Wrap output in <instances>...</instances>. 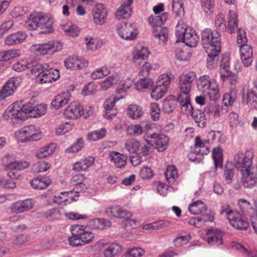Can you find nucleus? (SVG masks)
Masks as SVG:
<instances>
[{"mask_svg":"<svg viewBox=\"0 0 257 257\" xmlns=\"http://www.w3.org/2000/svg\"><path fill=\"white\" fill-rule=\"evenodd\" d=\"M201 43L208 54L207 67L212 68L221 51V34L217 30L205 29L201 33Z\"/></svg>","mask_w":257,"mask_h":257,"instance_id":"obj_1","label":"nucleus"},{"mask_svg":"<svg viewBox=\"0 0 257 257\" xmlns=\"http://www.w3.org/2000/svg\"><path fill=\"white\" fill-rule=\"evenodd\" d=\"M2 165L7 172V177L13 179H22L21 171L29 167L30 163L25 160L16 161L10 154H6L1 159Z\"/></svg>","mask_w":257,"mask_h":257,"instance_id":"obj_2","label":"nucleus"},{"mask_svg":"<svg viewBox=\"0 0 257 257\" xmlns=\"http://www.w3.org/2000/svg\"><path fill=\"white\" fill-rule=\"evenodd\" d=\"M72 236L69 238V242L71 245H83L92 242L94 235L85 225L75 224L71 226Z\"/></svg>","mask_w":257,"mask_h":257,"instance_id":"obj_3","label":"nucleus"},{"mask_svg":"<svg viewBox=\"0 0 257 257\" xmlns=\"http://www.w3.org/2000/svg\"><path fill=\"white\" fill-rule=\"evenodd\" d=\"M252 161L250 158L246 156L243 158L240 163H237V167L241 172V182L244 187L251 188L256 183L255 175L250 171Z\"/></svg>","mask_w":257,"mask_h":257,"instance_id":"obj_4","label":"nucleus"},{"mask_svg":"<svg viewBox=\"0 0 257 257\" xmlns=\"http://www.w3.org/2000/svg\"><path fill=\"white\" fill-rule=\"evenodd\" d=\"M26 104L16 101L10 105L3 113V117L7 120L13 119L25 120L27 118Z\"/></svg>","mask_w":257,"mask_h":257,"instance_id":"obj_5","label":"nucleus"},{"mask_svg":"<svg viewBox=\"0 0 257 257\" xmlns=\"http://www.w3.org/2000/svg\"><path fill=\"white\" fill-rule=\"evenodd\" d=\"M43 136L41 130L34 125L25 126L15 133L17 140L21 142L37 141Z\"/></svg>","mask_w":257,"mask_h":257,"instance_id":"obj_6","label":"nucleus"},{"mask_svg":"<svg viewBox=\"0 0 257 257\" xmlns=\"http://www.w3.org/2000/svg\"><path fill=\"white\" fill-rule=\"evenodd\" d=\"M200 85L210 100L216 101L219 98V85L215 80H211L208 76H203L200 79Z\"/></svg>","mask_w":257,"mask_h":257,"instance_id":"obj_7","label":"nucleus"},{"mask_svg":"<svg viewBox=\"0 0 257 257\" xmlns=\"http://www.w3.org/2000/svg\"><path fill=\"white\" fill-rule=\"evenodd\" d=\"M171 83V78L167 74L161 75L155 87L153 88L151 93L152 98L158 100L162 98L168 91Z\"/></svg>","mask_w":257,"mask_h":257,"instance_id":"obj_8","label":"nucleus"},{"mask_svg":"<svg viewBox=\"0 0 257 257\" xmlns=\"http://www.w3.org/2000/svg\"><path fill=\"white\" fill-rule=\"evenodd\" d=\"M61 49L60 43L50 41L42 44H34L31 47V51L36 56H43L53 53Z\"/></svg>","mask_w":257,"mask_h":257,"instance_id":"obj_9","label":"nucleus"},{"mask_svg":"<svg viewBox=\"0 0 257 257\" xmlns=\"http://www.w3.org/2000/svg\"><path fill=\"white\" fill-rule=\"evenodd\" d=\"M146 142L149 145L155 146L159 152L166 150L169 145V139L165 135L154 134L150 136Z\"/></svg>","mask_w":257,"mask_h":257,"instance_id":"obj_10","label":"nucleus"},{"mask_svg":"<svg viewBox=\"0 0 257 257\" xmlns=\"http://www.w3.org/2000/svg\"><path fill=\"white\" fill-rule=\"evenodd\" d=\"M83 106L78 102L73 101L65 108L64 115L67 118L72 120L77 119L84 115Z\"/></svg>","mask_w":257,"mask_h":257,"instance_id":"obj_11","label":"nucleus"},{"mask_svg":"<svg viewBox=\"0 0 257 257\" xmlns=\"http://www.w3.org/2000/svg\"><path fill=\"white\" fill-rule=\"evenodd\" d=\"M65 66L71 70L82 69L88 66V61L84 58L76 55L68 57L64 62Z\"/></svg>","mask_w":257,"mask_h":257,"instance_id":"obj_12","label":"nucleus"},{"mask_svg":"<svg viewBox=\"0 0 257 257\" xmlns=\"http://www.w3.org/2000/svg\"><path fill=\"white\" fill-rule=\"evenodd\" d=\"M178 88L191 90L194 82L196 79V74L194 71L183 72L178 77Z\"/></svg>","mask_w":257,"mask_h":257,"instance_id":"obj_13","label":"nucleus"},{"mask_svg":"<svg viewBox=\"0 0 257 257\" xmlns=\"http://www.w3.org/2000/svg\"><path fill=\"white\" fill-rule=\"evenodd\" d=\"M228 221L233 227L238 229L245 230L248 227L247 218L236 211L230 214Z\"/></svg>","mask_w":257,"mask_h":257,"instance_id":"obj_14","label":"nucleus"},{"mask_svg":"<svg viewBox=\"0 0 257 257\" xmlns=\"http://www.w3.org/2000/svg\"><path fill=\"white\" fill-rule=\"evenodd\" d=\"M35 204V202L31 199L19 200L12 205L10 209L12 213H20L32 209Z\"/></svg>","mask_w":257,"mask_h":257,"instance_id":"obj_15","label":"nucleus"},{"mask_svg":"<svg viewBox=\"0 0 257 257\" xmlns=\"http://www.w3.org/2000/svg\"><path fill=\"white\" fill-rule=\"evenodd\" d=\"M52 184V180L49 177L45 175H39L34 178L30 181L31 187L36 190H44Z\"/></svg>","mask_w":257,"mask_h":257,"instance_id":"obj_16","label":"nucleus"},{"mask_svg":"<svg viewBox=\"0 0 257 257\" xmlns=\"http://www.w3.org/2000/svg\"><path fill=\"white\" fill-rule=\"evenodd\" d=\"M76 200L73 191H64L57 193L52 198L54 203L59 205H66L73 201Z\"/></svg>","mask_w":257,"mask_h":257,"instance_id":"obj_17","label":"nucleus"},{"mask_svg":"<svg viewBox=\"0 0 257 257\" xmlns=\"http://www.w3.org/2000/svg\"><path fill=\"white\" fill-rule=\"evenodd\" d=\"M71 97L70 93L68 92H63L55 96L52 100L51 107L56 110L63 108L70 101Z\"/></svg>","mask_w":257,"mask_h":257,"instance_id":"obj_18","label":"nucleus"},{"mask_svg":"<svg viewBox=\"0 0 257 257\" xmlns=\"http://www.w3.org/2000/svg\"><path fill=\"white\" fill-rule=\"evenodd\" d=\"M133 0H121V5L116 11L115 17L118 20L127 19L132 13L131 5Z\"/></svg>","mask_w":257,"mask_h":257,"instance_id":"obj_19","label":"nucleus"},{"mask_svg":"<svg viewBox=\"0 0 257 257\" xmlns=\"http://www.w3.org/2000/svg\"><path fill=\"white\" fill-rule=\"evenodd\" d=\"M151 52L148 47L144 46L135 49L132 54V61L137 65H141L143 62L147 60Z\"/></svg>","mask_w":257,"mask_h":257,"instance_id":"obj_20","label":"nucleus"},{"mask_svg":"<svg viewBox=\"0 0 257 257\" xmlns=\"http://www.w3.org/2000/svg\"><path fill=\"white\" fill-rule=\"evenodd\" d=\"M17 79L15 77L10 78L0 90V100L14 94L17 88Z\"/></svg>","mask_w":257,"mask_h":257,"instance_id":"obj_21","label":"nucleus"},{"mask_svg":"<svg viewBox=\"0 0 257 257\" xmlns=\"http://www.w3.org/2000/svg\"><path fill=\"white\" fill-rule=\"evenodd\" d=\"M118 34L124 39L133 40L136 38L138 32L134 25L125 24L119 28Z\"/></svg>","mask_w":257,"mask_h":257,"instance_id":"obj_22","label":"nucleus"},{"mask_svg":"<svg viewBox=\"0 0 257 257\" xmlns=\"http://www.w3.org/2000/svg\"><path fill=\"white\" fill-rule=\"evenodd\" d=\"M206 234L209 244L219 245L223 243V232L220 230L211 228L206 230Z\"/></svg>","mask_w":257,"mask_h":257,"instance_id":"obj_23","label":"nucleus"},{"mask_svg":"<svg viewBox=\"0 0 257 257\" xmlns=\"http://www.w3.org/2000/svg\"><path fill=\"white\" fill-rule=\"evenodd\" d=\"M39 28L42 33H48L53 30V20L48 15L39 13Z\"/></svg>","mask_w":257,"mask_h":257,"instance_id":"obj_24","label":"nucleus"},{"mask_svg":"<svg viewBox=\"0 0 257 257\" xmlns=\"http://www.w3.org/2000/svg\"><path fill=\"white\" fill-rule=\"evenodd\" d=\"M28 106L27 108V118L28 116L31 117H36L40 116L46 113L47 111V106L45 104H39L34 105L30 102L26 103Z\"/></svg>","mask_w":257,"mask_h":257,"instance_id":"obj_25","label":"nucleus"},{"mask_svg":"<svg viewBox=\"0 0 257 257\" xmlns=\"http://www.w3.org/2000/svg\"><path fill=\"white\" fill-rule=\"evenodd\" d=\"M241 61L245 67H249L253 61V50L250 45H243L240 48Z\"/></svg>","mask_w":257,"mask_h":257,"instance_id":"obj_26","label":"nucleus"},{"mask_svg":"<svg viewBox=\"0 0 257 257\" xmlns=\"http://www.w3.org/2000/svg\"><path fill=\"white\" fill-rule=\"evenodd\" d=\"M107 11L102 4L96 5L93 11V18L94 23L101 25L106 19Z\"/></svg>","mask_w":257,"mask_h":257,"instance_id":"obj_27","label":"nucleus"},{"mask_svg":"<svg viewBox=\"0 0 257 257\" xmlns=\"http://www.w3.org/2000/svg\"><path fill=\"white\" fill-rule=\"evenodd\" d=\"M56 144L49 143L39 148L35 153V157L42 159L51 156L55 151Z\"/></svg>","mask_w":257,"mask_h":257,"instance_id":"obj_28","label":"nucleus"},{"mask_svg":"<svg viewBox=\"0 0 257 257\" xmlns=\"http://www.w3.org/2000/svg\"><path fill=\"white\" fill-rule=\"evenodd\" d=\"M110 161L113 163L115 167L117 168H124L127 163V157L118 152H111L109 155Z\"/></svg>","mask_w":257,"mask_h":257,"instance_id":"obj_29","label":"nucleus"},{"mask_svg":"<svg viewBox=\"0 0 257 257\" xmlns=\"http://www.w3.org/2000/svg\"><path fill=\"white\" fill-rule=\"evenodd\" d=\"M180 93L178 95L177 100L182 105V110L187 109L189 111L191 108L190 103V90L184 89L183 88H179Z\"/></svg>","mask_w":257,"mask_h":257,"instance_id":"obj_30","label":"nucleus"},{"mask_svg":"<svg viewBox=\"0 0 257 257\" xmlns=\"http://www.w3.org/2000/svg\"><path fill=\"white\" fill-rule=\"evenodd\" d=\"M60 77V72L57 69H47L41 76L40 83H52Z\"/></svg>","mask_w":257,"mask_h":257,"instance_id":"obj_31","label":"nucleus"},{"mask_svg":"<svg viewBox=\"0 0 257 257\" xmlns=\"http://www.w3.org/2000/svg\"><path fill=\"white\" fill-rule=\"evenodd\" d=\"M27 38V35L23 32H17L8 36L5 41L8 46H13L23 42Z\"/></svg>","mask_w":257,"mask_h":257,"instance_id":"obj_32","label":"nucleus"},{"mask_svg":"<svg viewBox=\"0 0 257 257\" xmlns=\"http://www.w3.org/2000/svg\"><path fill=\"white\" fill-rule=\"evenodd\" d=\"M207 206L202 201L198 200L193 201L188 207L189 212L193 214H200L207 211Z\"/></svg>","mask_w":257,"mask_h":257,"instance_id":"obj_33","label":"nucleus"},{"mask_svg":"<svg viewBox=\"0 0 257 257\" xmlns=\"http://www.w3.org/2000/svg\"><path fill=\"white\" fill-rule=\"evenodd\" d=\"M207 143V141L201 140L199 136L196 137L195 139L194 153L201 155H207L210 151L206 146Z\"/></svg>","mask_w":257,"mask_h":257,"instance_id":"obj_34","label":"nucleus"},{"mask_svg":"<svg viewBox=\"0 0 257 257\" xmlns=\"http://www.w3.org/2000/svg\"><path fill=\"white\" fill-rule=\"evenodd\" d=\"M127 115L132 119L140 118L144 114L142 108L136 104H132L126 109Z\"/></svg>","mask_w":257,"mask_h":257,"instance_id":"obj_35","label":"nucleus"},{"mask_svg":"<svg viewBox=\"0 0 257 257\" xmlns=\"http://www.w3.org/2000/svg\"><path fill=\"white\" fill-rule=\"evenodd\" d=\"M198 40V36L196 34L194 30L191 28H188L183 42L186 45L193 47H196L197 45Z\"/></svg>","mask_w":257,"mask_h":257,"instance_id":"obj_36","label":"nucleus"},{"mask_svg":"<svg viewBox=\"0 0 257 257\" xmlns=\"http://www.w3.org/2000/svg\"><path fill=\"white\" fill-rule=\"evenodd\" d=\"M21 55L19 49H11L0 51V61L7 62L18 58Z\"/></svg>","mask_w":257,"mask_h":257,"instance_id":"obj_37","label":"nucleus"},{"mask_svg":"<svg viewBox=\"0 0 257 257\" xmlns=\"http://www.w3.org/2000/svg\"><path fill=\"white\" fill-rule=\"evenodd\" d=\"M168 18V13H163L160 15H151L148 18L149 24L153 27L161 26Z\"/></svg>","mask_w":257,"mask_h":257,"instance_id":"obj_38","label":"nucleus"},{"mask_svg":"<svg viewBox=\"0 0 257 257\" xmlns=\"http://www.w3.org/2000/svg\"><path fill=\"white\" fill-rule=\"evenodd\" d=\"M118 74H113L106 77L100 84V88L102 90H106L116 84L119 81Z\"/></svg>","mask_w":257,"mask_h":257,"instance_id":"obj_39","label":"nucleus"},{"mask_svg":"<svg viewBox=\"0 0 257 257\" xmlns=\"http://www.w3.org/2000/svg\"><path fill=\"white\" fill-rule=\"evenodd\" d=\"M141 147V143L135 139H128L124 144L125 149L131 154H137Z\"/></svg>","mask_w":257,"mask_h":257,"instance_id":"obj_40","label":"nucleus"},{"mask_svg":"<svg viewBox=\"0 0 257 257\" xmlns=\"http://www.w3.org/2000/svg\"><path fill=\"white\" fill-rule=\"evenodd\" d=\"M227 28L231 34L233 33L238 27V16L234 11H229L227 17Z\"/></svg>","mask_w":257,"mask_h":257,"instance_id":"obj_41","label":"nucleus"},{"mask_svg":"<svg viewBox=\"0 0 257 257\" xmlns=\"http://www.w3.org/2000/svg\"><path fill=\"white\" fill-rule=\"evenodd\" d=\"M122 251L120 245L117 243H112L104 250V257H114Z\"/></svg>","mask_w":257,"mask_h":257,"instance_id":"obj_42","label":"nucleus"},{"mask_svg":"<svg viewBox=\"0 0 257 257\" xmlns=\"http://www.w3.org/2000/svg\"><path fill=\"white\" fill-rule=\"evenodd\" d=\"M247 104L254 108H257V84L247 92Z\"/></svg>","mask_w":257,"mask_h":257,"instance_id":"obj_43","label":"nucleus"},{"mask_svg":"<svg viewBox=\"0 0 257 257\" xmlns=\"http://www.w3.org/2000/svg\"><path fill=\"white\" fill-rule=\"evenodd\" d=\"M48 69L49 65L47 64H42L37 63L33 66L31 72L35 77L37 78V81L40 82L41 76H42L43 73Z\"/></svg>","mask_w":257,"mask_h":257,"instance_id":"obj_44","label":"nucleus"},{"mask_svg":"<svg viewBox=\"0 0 257 257\" xmlns=\"http://www.w3.org/2000/svg\"><path fill=\"white\" fill-rule=\"evenodd\" d=\"M109 73L110 70L108 68L103 66L92 71L90 74V77L94 80L99 79L107 76Z\"/></svg>","mask_w":257,"mask_h":257,"instance_id":"obj_45","label":"nucleus"},{"mask_svg":"<svg viewBox=\"0 0 257 257\" xmlns=\"http://www.w3.org/2000/svg\"><path fill=\"white\" fill-rule=\"evenodd\" d=\"M39 13L31 15L26 22L27 28L30 30H35L39 28Z\"/></svg>","mask_w":257,"mask_h":257,"instance_id":"obj_46","label":"nucleus"},{"mask_svg":"<svg viewBox=\"0 0 257 257\" xmlns=\"http://www.w3.org/2000/svg\"><path fill=\"white\" fill-rule=\"evenodd\" d=\"M51 164L45 160L40 161L33 166V170L36 173H40L47 171L51 168Z\"/></svg>","mask_w":257,"mask_h":257,"instance_id":"obj_47","label":"nucleus"},{"mask_svg":"<svg viewBox=\"0 0 257 257\" xmlns=\"http://www.w3.org/2000/svg\"><path fill=\"white\" fill-rule=\"evenodd\" d=\"M232 72L230 70V67L228 62H222L220 66L219 74L220 79L222 81H226L229 76L232 74Z\"/></svg>","mask_w":257,"mask_h":257,"instance_id":"obj_48","label":"nucleus"},{"mask_svg":"<svg viewBox=\"0 0 257 257\" xmlns=\"http://www.w3.org/2000/svg\"><path fill=\"white\" fill-rule=\"evenodd\" d=\"M143 127L139 124H132L126 127L127 135L132 137H137L143 133Z\"/></svg>","mask_w":257,"mask_h":257,"instance_id":"obj_49","label":"nucleus"},{"mask_svg":"<svg viewBox=\"0 0 257 257\" xmlns=\"http://www.w3.org/2000/svg\"><path fill=\"white\" fill-rule=\"evenodd\" d=\"M165 176L169 183H174L178 176V171L175 166L173 165L168 166Z\"/></svg>","mask_w":257,"mask_h":257,"instance_id":"obj_50","label":"nucleus"},{"mask_svg":"<svg viewBox=\"0 0 257 257\" xmlns=\"http://www.w3.org/2000/svg\"><path fill=\"white\" fill-rule=\"evenodd\" d=\"M161 109L159 105L156 102L151 103L150 106V114L152 119L158 121L161 116Z\"/></svg>","mask_w":257,"mask_h":257,"instance_id":"obj_51","label":"nucleus"},{"mask_svg":"<svg viewBox=\"0 0 257 257\" xmlns=\"http://www.w3.org/2000/svg\"><path fill=\"white\" fill-rule=\"evenodd\" d=\"M86 44L88 49L92 50H96L102 46V41L97 38L88 37L85 38Z\"/></svg>","mask_w":257,"mask_h":257,"instance_id":"obj_52","label":"nucleus"},{"mask_svg":"<svg viewBox=\"0 0 257 257\" xmlns=\"http://www.w3.org/2000/svg\"><path fill=\"white\" fill-rule=\"evenodd\" d=\"M182 22H179L176 26V35L177 38L178 42H183L185 38L188 28Z\"/></svg>","mask_w":257,"mask_h":257,"instance_id":"obj_53","label":"nucleus"},{"mask_svg":"<svg viewBox=\"0 0 257 257\" xmlns=\"http://www.w3.org/2000/svg\"><path fill=\"white\" fill-rule=\"evenodd\" d=\"M213 158L214 161L215 167H222L223 163L222 151L219 148H215L212 151Z\"/></svg>","mask_w":257,"mask_h":257,"instance_id":"obj_54","label":"nucleus"},{"mask_svg":"<svg viewBox=\"0 0 257 257\" xmlns=\"http://www.w3.org/2000/svg\"><path fill=\"white\" fill-rule=\"evenodd\" d=\"M45 217L50 221L59 219L61 217L60 210L57 208H52L44 213Z\"/></svg>","mask_w":257,"mask_h":257,"instance_id":"obj_55","label":"nucleus"},{"mask_svg":"<svg viewBox=\"0 0 257 257\" xmlns=\"http://www.w3.org/2000/svg\"><path fill=\"white\" fill-rule=\"evenodd\" d=\"M176 55L177 59L181 61L187 60L190 57V54L184 46L183 47H180L176 48Z\"/></svg>","mask_w":257,"mask_h":257,"instance_id":"obj_56","label":"nucleus"},{"mask_svg":"<svg viewBox=\"0 0 257 257\" xmlns=\"http://www.w3.org/2000/svg\"><path fill=\"white\" fill-rule=\"evenodd\" d=\"M106 136V130L101 129L100 131L90 133L87 138L90 141H95L103 138Z\"/></svg>","mask_w":257,"mask_h":257,"instance_id":"obj_57","label":"nucleus"},{"mask_svg":"<svg viewBox=\"0 0 257 257\" xmlns=\"http://www.w3.org/2000/svg\"><path fill=\"white\" fill-rule=\"evenodd\" d=\"M29 63L26 59H21L17 61L12 66L13 70L17 72H22L28 68Z\"/></svg>","mask_w":257,"mask_h":257,"instance_id":"obj_58","label":"nucleus"},{"mask_svg":"<svg viewBox=\"0 0 257 257\" xmlns=\"http://www.w3.org/2000/svg\"><path fill=\"white\" fill-rule=\"evenodd\" d=\"M172 8L173 11L177 15L180 16L184 13L183 3L182 0H173Z\"/></svg>","mask_w":257,"mask_h":257,"instance_id":"obj_59","label":"nucleus"},{"mask_svg":"<svg viewBox=\"0 0 257 257\" xmlns=\"http://www.w3.org/2000/svg\"><path fill=\"white\" fill-rule=\"evenodd\" d=\"M168 29L166 27H163L161 28L160 31L158 34H155L156 38H157L160 44H165L168 41Z\"/></svg>","mask_w":257,"mask_h":257,"instance_id":"obj_60","label":"nucleus"},{"mask_svg":"<svg viewBox=\"0 0 257 257\" xmlns=\"http://www.w3.org/2000/svg\"><path fill=\"white\" fill-rule=\"evenodd\" d=\"M133 84V81L130 78H126L122 80L119 82V86L118 87L116 92L118 93H121L126 89H128Z\"/></svg>","mask_w":257,"mask_h":257,"instance_id":"obj_61","label":"nucleus"},{"mask_svg":"<svg viewBox=\"0 0 257 257\" xmlns=\"http://www.w3.org/2000/svg\"><path fill=\"white\" fill-rule=\"evenodd\" d=\"M18 180L9 178L3 179L2 180L1 187L5 189H13L16 187V181Z\"/></svg>","mask_w":257,"mask_h":257,"instance_id":"obj_62","label":"nucleus"},{"mask_svg":"<svg viewBox=\"0 0 257 257\" xmlns=\"http://www.w3.org/2000/svg\"><path fill=\"white\" fill-rule=\"evenodd\" d=\"M84 147V141L82 138L77 139L76 143L72 145L66 151L69 153H77L80 151Z\"/></svg>","mask_w":257,"mask_h":257,"instance_id":"obj_63","label":"nucleus"},{"mask_svg":"<svg viewBox=\"0 0 257 257\" xmlns=\"http://www.w3.org/2000/svg\"><path fill=\"white\" fill-rule=\"evenodd\" d=\"M144 250L140 247H134L128 249L125 253V257H141Z\"/></svg>","mask_w":257,"mask_h":257,"instance_id":"obj_64","label":"nucleus"}]
</instances>
